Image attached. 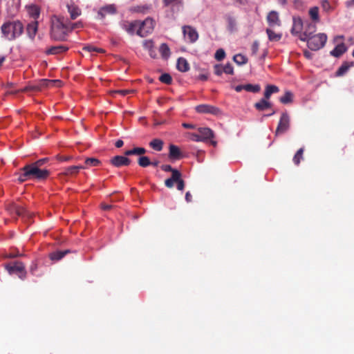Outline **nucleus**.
Wrapping results in <instances>:
<instances>
[{"label": "nucleus", "mask_w": 354, "mask_h": 354, "mask_svg": "<svg viewBox=\"0 0 354 354\" xmlns=\"http://www.w3.org/2000/svg\"><path fill=\"white\" fill-rule=\"evenodd\" d=\"M149 9L150 6H136L133 8V11L136 12L146 13Z\"/></svg>", "instance_id": "48"}, {"label": "nucleus", "mask_w": 354, "mask_h": 354, "mask_svg": "<svg viewBox=\"0 0 354 354\" xmlns=\"http://www.w3.org/2000/svg\"><path fill=\"white\" fill-rule=\"evenodd\" d=\"M48 158H41V159H39L38 160H37L36 162H33L32 164L40 168L41 166H43L45 163H46L48 161Z\"/></svg>", "instance_id": "50"}, {"label": "nucleus", "mask_w": 354, "mask_h": 354, "mask_svg": "<svg viewBox=\"0 0 354 354\" xmlns=\"http://www.w3.org/2000/svg\"><path fill=\"white\" fill-rule=\"evenodd\" d=\"M185 200L187 203H190L192 201V196L189 192L185 194Z\"/></svg>", "instance_id": "59"}, {"label": "nucleus", "mask_w": 354, "mask_h": 354, "mask_svg": "<svg viewBox=\"0 0 354 354\" xmlns=\"http://www.w3.org/2000/svg\"><path fill=\"white\" fill-rule=\"evenodd\" d=\"M292 98L293 94L292 93V92L287 91H286L284 95L280 97L279 101L282 104H286L292 102Z\"/></svg>", "instance_id": "36"}, {"label": "nucleus", "mask_w": 354, "mask_h": 354, "mask_svg": "<svg viewBox=\"0 0 354 354\" xmlns=\"http://www.w3.org/2000/svg\"><path fill=\"white\" fill-rule=\"evenodd\" d=\"M303 28V21L300 17L293 18V24L291 29V32L295 35L301 34V30Z\"/></svg>", "instance_id": "21"}, {"label": "nucleus", "mask_w": 354, "mask_h": 354, "mask_svg": "<svg viewBox=\"0 0 354 354\" xmlns=\"http://www.w3.org/2000/svg\"><path fill=\"white\" fill-rule=\"evenodd\" d=\"M168 157L171 160H179L184 158V155L180 148L174 145H170L169 147Z\"/></svg>", "instance_id": "12"}, {"label": "nucleus", "mask_w": 354, "mask_h": 354, "mask_svg": "<svg viewBox=\"0 0 354 354\" xmlns=\"http://www.w3.org/2000/svg\"><path fill=\"white\" fill-rule=\"evenodd\" d=\"M196 112L199 113H209L214 115H219L221 114V111L219 108L210 105L203 104L196 106Z\"/></svg>", "instance_id": "10"}, {"label": "nucleus", "mask_w": 354, "mask_h": 354, "mask_svg": "<svg viewBox=\"0 0 354 354\" xmlns=\"http://www.w3.org/2000/svg\"><path fill=\"white\" fill-rule=\"evenodd\" d=\"M66 7L68 9V12L70 14L71 19L73 20L78 17L82 13L80 8L73 2L68 3Z\"/></svg>", "instance_id": "18"}, {"label": "nucleus", "mask_w": 354, "mask_h": 354, "mask_svg": "<svg viewBox=\"0 0 354 354\" xmlns=\"http://www.w3.org/2000/svg\"><path fill=\"white\" fill-rule=\"evenodd\" d=\"M159 52L163 59H167L170 55V49L167 44H162L159 47Z\"/></svg>", "instance_id": "34"}, {"label": "nucleus", "mask_w": 354, "mask_h": 354, "mask_svg": "<svg viewBox=\"0 0 354 354\" xmlns=\"http://www.w3.org/2000/svg\"><path fill=\"white\" fill-rule=\"evenodd\" d=\"M31 179L45 180L49 175L50 171L47 169H41L33 164L27 165Z\"/></svg>", "instance_id": "6"}, {"label": "nucleus", "mask_w": 354, "mask_h": 354, "mask_svg": "<svg viewBox=\"0 0 354 354\" xmlns=\"http://www.w3.org/2000/svg\"><path fill=\"white\" fill-rule=\"evenodd\" d=\"M304 151V149L301 147L297 151V153L294 156L292 160L296 165H299V164L301 162V160L303 159Z\"/></svg>", "instance_id": "39"}, {"label": "nucleus", "mask_w": 354, "mask_h": 354, "mask_svg": "<svg viewBox=\"0 0 354 354\" xmlns=\"http://www.w3.org/2000/svg\"><path fill=\"white\" fill-rule=\"evenodd\" d=\"M266 32L269 40L271 41H278L281 39V33H277L270 28L266 29Z\"/></svg>", "instance_id": "31"}, {"label": "nucleus", "mask_w": 354, "mask_h": 354, "mask_svg": "<svg viewBox=\"0 0 354 354\" xmlns=\"http://www.w3.org/2000/svg\"><path fill=\"white\" fill-rule=\"evenodd\" d=\"M126 156H115L110 160V162L115 167L129 166L131 164V160Z\"/></svg>", "instance_id": "13"}, {"label": "nucleus", "mask_w": 354, "mask_h": 354, "mask_svg": "<svg viewBox=\"0 0 354 354\" xmlns=\"http://www.w3.org/2000/svg\"><path fill=\"white\" fill-rule=\"evenodd\" d=\"M182 30L184 37L190 43L196 42L198 39V33L196 30L191 26H183Z\"/></svg>", "instance_id": "11"}, {"label": "nucleus", "mask_w": 354, "mask_h": 354, "mask_svg": "<svg viewBox=\"0 0 354 354\" xmlns=\"http://www.w3.org/2000/svg\"><path fill=\"white\" fill-rule=\"evenodd\" d=\"M37 269V264L34 263L30 267V271L32 274H35V271Z\"/></svg>", "instance_id": "62"}, {"label": "nucleus", "mask_w": 354, "mask_h": 354, "mask_svg": "<svg viewBox=\"0 0 354 354\" xmlns=\"http://www.w3.org/2000/svg\"><path fill=\"white\" fill-rule=\"evenodd\" d=\"M183 127H185V129H193L194 128V125L192 124H189V123H183Z\"/></svg>", "instance_id": "61"}, {"label": "nucleus", "mask_w": 354, "mask_h": 354, "mask_svg": "<svg viewBox=\"0 0 354 354\" xmlns=\"http://www.w3.org/2000/svg\"><path fill=\"white\" fill-rule=\"evenodd\" d=\"M6 269L10 274L17 273L21 279H24L26 277L25 266L22 262L16 261L13 265L8 264L6 266Z\"/></svg>", "instance_id": "8"}, {"label": "nucleus", "mask_w": 354, "mask_h": 354, "mask_svg": "<svg viewBox=\"0 0 354 354\" xmlns=\"http://www.w3.org/2000/svg\"><path fill=\"white\" fill-rule=\"evenodd\" d=\"M346 47L344 43L337 44L335 48L330 51V55L338 57L346 51Z\"/></svg>", "instance_id": "23"}, {"label": "nucleus", "mask_w": 354, "mask_h": 354, "mask_svg": "<svg viewBox=\"0 0 354 354\" xmlns=\"http://www.w3.org/2000/svg\"><path fill=\"white\" fill-rule=\"evenodd\" d=\"M82 169H86V167L82 165L70 166L65 168L62 174L66 176L75 175L77 174Z\"/></svg>", "instance_id": "26"}, {"label": "nucleus", "mask_w": 354, "mask_h": 354, "mask_svg": "<svg viewBox=\"0 0 354 354\" xmlns=\"http://www.w3.org/2000/svg\"><path fill=\"white\" fill-rule=\"evenodd\" d=\"M154 28V21L151 18H147L143 21H140L138 35L144 37L151 33Z\"/></svg>", "instance_id": "7"}, {"label": "nucleus", "mask_w": 354, "mask_h": 354, "mask_svg": "<svg viewBox=\"0 0 354 354\" xmlns=\"http://www.w3.org/2000/svg\"><path fill=\"white\" fill-rule=\"evenodd\" d=\"M244 89L249 92L257 93L260 91L261 88L260 86L258 84L252 85L250 84H248L244 85Z\"/></svg>", "instance_id": "43"}, {"label": "nucleus", "mask_w": 354, "mask_h": 354, "mask_svg": "<svg viewBox=\"0 0 354 354\" xmlns=\"http://www.w3.org/2000/svg\"><path fill=\"white\" fill-rule=\"evenodd\" d=\"M268 99L265 97L261 99L259 102L254 104V107L258 111H264L271 107V103L268 101Z\"/></svg>", "instance_id": "27"}, {"label": "nucleus", "mask_w": 354, "mask_h": 354, "mask_svg": "<svg viewBox=\"0 0 354 354\" xmlns=\"http://www.w3.org/2000/svg\"><path fill=\"white\" fill-rule=\"evenodd\" d=\"M290 128V117L287 112L282 113L278 126L277 127L275 135L281 134L287 131Z\"/></svg>", "instance_id": "9"}, {"label": "nucleus", "mask_w": 354, "mask_h": 354, "mask_svg": "<svg viewBox=\"0 0 354 354\" xmlns=\"http://www.w3.org/2000/svg\"><path fill=\"white\" fill-rule=\"evenodd\" d=\"M66 24H68V32H71L73 30L76 28H82L83 25L82 23L80 21L75 22V23H71L70 21H66Z\"/></svg>", "instance_id": "44"}, {"label": "nucleus", "mask_w": 354, "mask_h": 354, "mask_svg": "<svg viewBox=\"0 0 354 354\" xmlns=\"http://www.w3.org/2000/svg\"><path fill=\"white\" fill-rule=\"evenodd\" d=\"M279 91V87L275 85H268L266 87L264 92V97L269 99L272 94L278 93Z\"/></svg>", "instance_id": "30"}, {"label": "nucleus", "mask_w": 354, "mask_h": 354, "mask_svg": "<svg viewBox=\"0 0 354 354\" xmlns=\"http://www.w3.org/2000/svg\"><path fill=\"white\" fill-rule=\"evenodd\" d=\"M85 165L84 166L86 168L91 167H97L101 165V161L95 158H87L85 160Z\"/></svg>", "instance_id": "35"}, {"label": "nucleus", "mask_w": 354, "mask_h": 354, "mask_svg": "<svg viewBox=\"0 0 354 354\" xmlns=\"http://www.w3.org/2000/svg\"><path fill=\"white\" fill-rule=\"evenodd\" d=\"M225 19L227 24V28L230 32H233L236 30V19L232 15H227Z\"/></svg>", "instance_id": "32"}, {"label": "nucleus", "mask_w": 354, "mask_h": 354, "mask_svg": "<svg viewBox=\"0 0 354 354\" xmlns=\"http://www.w3.org/2000/svg\"><path fill=\"white\" fill-rule=\"evenodd\" d=\"M1 29L4 37L12 41L19 37L23 33L24 25L19 20L8 21L1 26Z\"/></svg>", "instance_id": "2"}, {"label": "nucleus", "mask_w": 354, "mask_h": 354, "mask_svg": "<svg viewBox=\"0 0 354 354\" xmlns=\"http://www.w3.org/2000/svg\"><path fill=\"white\" fill-rule=\"evenodd\" d=\"M235 91L237 92L241 91L243 89H244V85H238L235 87Z\"/></svg>", "instance_id": "63"}, {"label": "nucleus", "mask_w": 354, "mask_h": 354, "mask_svg": "<svg viewBox=\"0 0 354 354\" xmlns=\"http://www.w3.org/2000/svg\"><path fill=\"white\" fill-rule=\"evenodd\" d=\"M83 50H86L88 52H91V51H97V52H101L102 51V49H97L93 46H86L83 48Z\"/></svg>", "instance_id": "54"}, {"label": "nucleus", "mask_w": 354, "mask_h": 354, "mask_svg": "<svg viewBox=\"0 0 354 354\" xmlns=\"http://www.w3.org/2000/svg\"><path fill=\"white\" fill-rule=\"evenodd\" d=\"M315 30H316V25L315 24L309 23L308 24V26H306L305 31L302 34L300 35L299 37H307L310 35H313V33L315 32Z\"/></svg>", "instance_id": "33"}, {"label": "nucleus", "mask_w": 354, "mask_h": 354, "mask_svg": "<svg viewBox=\"0 0 354 354\" xmlns=\"http://www.w3.org/2000/svg\"><path fill=\"white\" fill-rule=\"evenodd\" d=\"M223 73L227 75H232L234 73L233 68H223Z\"/></svg>", "instance_id": "58"}, {"label": "nucleus", "mask_w": 354, "mask_h": 354, "mask_svg": "<svg viewBox=\"0 0 354 354\" xmlns=\"http://www.w3.org/2000/svg\"><path fill=\"white\" fill-rule=\"evenodd\" d=\"M179 0H162L165 6L167 7L170 5L177 3Z\"/></svg>", "instance_id": "53"}, {"label": "nucleus", "mask_w": 354, "mask_h": 354, "mask_svg": "<svg viewBox=\"0 0 354 354\" xmlns=\"http://www.w3.org/2000/svg\"><path fill=\"white\" fill-rule=\"evenodd\" d=\"M158 80L162 82L167 85H170L172 83V77L169 73L162 74Z\"/></svg>", "instance_id": "42"}, {"label": "nucleus", "mask_w": 354, "mask_h": 354, "mask_svg": "<svg viewBox=\"0 0 354 354\" xmlns=\"http://www.w3.org/2000/svg\"><path fill=\"white\" fill-rule=\"evenodd\" d=\"M225 57V52L223 48L218 49L214 55V57L217 61L223 60Z\"/></svg>", "instance_id": "46"}, {"label": "nucleus", "mask_w": 354, "mask_h": 354, "mask_svg": "<svg viewBox=\"0 0 354 354\" xmlns=\"http://www.w3.org/2000/svg\"><path fill=\"white\" fill-rule=\"evenodd\" d=\"M198 132L200 133V136L203 138V142L214 137L213 131L207 127L198 128Z\"/></svg>", "instance_id": "19"}, {"label": "nucleus", "mask_w": 354, "mask_h": 354, "mask_svg": "<svg viewBox=\"0 0 354 354\" xmlns=\"http://www.w3.org/2000/svg\"><path fill=\"white\" fill-rule=\"evenodd\" d=\"M182 174L180 171L179 173H174V175H171L170 178L166 179L165 180V185L169 188H173L174 183L177 185V189L179 191H183L185 189V183L183 179H182Z\"/></svg>", "instance_id": "5"}, {"label": "nucleus", "mask_w": 354, "mask_h": 354, "mask_svg": "<svg viewBox=\"0 0 354 354\" xmlns=\"http://www.w3.org/2000/svg\"><path fill=\"white\" fill-rule=\"evenodd\" d=\"M160 168L162 171H166V172H171V175H174V173L177 172V173H179L180 171H178V169H174L173 168L171 165H162L160 166Z\"/></svg>", "instance_id": "45"}, {"label": "nucleus", "mask_w": 354, "mask_h": 354, "mask_svg": "<svg viewBox=\"0 0 354 354\" xmlns=\"http://www.w3.org/2000/svg\"><path fill=\"white\" fill-rule=\"evenodd\" d=\"M138 164L142 167H147L151 165V161L147 156H140L138 159Z\"/></svg>", "instance_id": "41"}, {"label": "nucleus", "mask_w": 354, "mask_h": 354, "mask_svg": "<svg viewBox=\"0 0 354 354\" xmlns=\"http://www.w3.org/2000/svg\"><path fill=\"white\" fill-rule=\"evenodd\" d=\"M26 10L30 17L35 20L37 19L40 16V7L36 4H30L26 6Z\"/></svg>", "instance_id": "16"}, {"label": "nucleus", "mask_w": 354, "mask_h": 354, "mask_svg": "<svg viewBox=\"0 0 354 354\" xmlns=\"http://www.w3.org/2000/svg\"><path fill=\"white\" fill-rule=\"evenodd\" d=\"M176 66H188L187 61L183 57L177 59Z\"/></svg>", "instance_id": "51"}, {"label": "nucleus", "mask_w": 354, "mask_h": 354, "mask_svg": "<svg viewBox=\"0 0 354 354\" xmlns=\"http://www.w3.org/2000/svg\"><path fill=\"white\" fill-rule=\"evenodd\" d=\"M258 44L257 42H254L252 45V52L253 53H256V51L258 49Z\"/></svg>", "instance_id": "64"}, {"label": "nucleus", "mask_w": 354, "mask_h": 354, "mask_svg": "<svg viewBox=\"0 0 354 354\" xmlns=\"http://www.w3.org/2000/svg\"><path fill=\"white\" fill-rule=\"evenodd\" d=\"M214 74L221 76L223 73V68H214Z\"/></svg>", "instance_id": "56"}, {"label": "nucleus", "mask_w": 354, "mask_h": 354, "mask_svg": "<svg viewBox=\"0 0 354 354\" xmlns=\"http://www.w3.org/2000/svg\"><path fill=\"white\" fill-rule=\"evenodd\" d=\"M68 48L64 45L54 46L48 48L46 53L47 54L56 55L63 52H66Z\"/></svg>", "instance_id": "25"}, {"label": "nucleus", "mask_w": 354, "mask_h": 354, "mask_svg": "<svg viewBox=\"0 0 354 354\" xmlns=\"http://www.w3.org/2000/svg\"><path fill=\"white\" fill-rule=\"evenodd\" d=\"M233 59L234 62L239 65L245 64L248 61V58L243 54H236L234 55Z\"/></svg>", "instance_id": "38"}, {"label": "nucleus", "mask_w": 354, "mask_h": 354, "mask_svg": "<svg viewBox=\"0 0 354 354\" xmlns=\"http://www.w3.org/2000/svg\"><path fill=\"white\" fill-rule=\"evenodd\" d=\"M198 80L201 81H206L208 79L207 73H200L198 76Z\"/></svg>", "instance_id": "55"}, {"label": "nucleus", "mask_w": 354, "mask_h": 354, "mask_svg": "<svg viewBox=\"0 0 354 354\" xmlns=\"http://www.w3.org/2000/svg\"><path fill=\"white\" fill-rule=\"evenodd\" d=\"M309 15L313 21L318 22L319 21L318 7L315 6L311 8L309 10Z\"/></svg>", "instance_id": "37"}, {"label": "nucleus", "mask_w": 354, "mask_h": 354, "mask_svg": "<svg viewBox=\"0 0 354 354\" xmlns=\"http://www.w3.org/2000/svg\"><path fill=\"white\" fill-rule=\"evenodd\" d=\"M68 30V24L64 19L55 17L52 19L50 35L53 39L57 41L66 40L69 33Z\"/></svg>", "instance_id": "1"}, {"label": "nucleus", "mask_w": 354, "mask_h": 354, "mask_svg": "<svg viewBox=\"0 0 354 354\" xmlns=\"http://www.w3.org/2000/svg\"><path fill=\"white\" fill-rule=\"evenodd\" d=\"M116 12V8L114 5H107L101 8L97 15L100 19H104L107 15H114Z\"/></svg>", "instance_id": "17"}, {"label": "nucleus", "mask_w": 354, "mask_h": 354, "mask_svg": "<svg viewBox=\"0 0 354 354\" xmlns=\"http://www.w3.org/2000/svg\"><path fill=\"white\" fill-rule=\"evenodd\" d=\"M153 46L154 43L152 39H147L143 41L144 48L149 52V54L151 57H153Z\"/></svg>", "instance_id": "40"}, {"label": "nucleus", "mask_w": 354, "mask_h": 354, "mask_svg": "<svg viewBox=\"0 0 354 354\" xmlns=\"http://www.w3.org/2000/svg\"><path fill=\"white\" fill-rule=\"evenodd\" d=\"M149 145L155 151H160L163 148L164 142L162 140L156 138L152 140Z\"/></svg>", "instance_id": "29"}, {"label": "nucleus", "mask_w": 354, "mask_h": 354, "mask_svg": "<svg viewBox=\"0 0 354 354\" xmlns=\"http://www.w3.org/2000/svg\"><path fill=\"white\" fill-rule=\"evenodd\" d=\"M300 39L306 41L310 50H318L324 46L327 41V35L324 33H318L307 37H300Z\"/></svg>", "instance_id": "4"}, {"label": "nucleus", "mask_w": 354, "mask_h": 354, "mask_svg": "<svg viewBox=\"0 0 354 354\" xmlns=\"http://www.w3.org/2000/svg\"><path fill=\"white\" fill-rule=\"evenodd\" d=\"M190 139L195 142H203V138L200 136V133H192L190 134Z\"/></svg>", "instance_id": "49"}, {"label": "nucleus", "mask_w": 354, "mask_h": 354, "mask_svg": "<svg viewBox=\"0 0 354 354\" xmlns=\"http://www.w3.org/2000/svg\"><path fill=\"white\" fill-rule=\"evenodd\" d=\"M69 250H57L49 254V257L52 261H59L62 259L66 254L70 253Z\"/></svg>", "instance_id": "24"}, {"label": "nucleus", "mask_w": 354, "mask_h": 354, "mask_svg": "<svg viewBox=\"0 0 354 354\" xmlns=\"http://www.w3.org/2000/svg\"><path fill=\"white\" fill-rule=\"evenodd\" d=\"M140 21L135 20L133 21H124L122 24V28L129 34L133 35L135 32L138 35V29L139 28Z\"/></svg>", "instance_id": "14"}, {"label": "nucleus", "mask_w": 354, "mask_h": 354, "mask_svg": "<svg viewBox=\"0 0 354 354\" xmlns=\"http://www.w3.org/2000/svg\"><path fill=\"white\" fill-rule=\"evenodd\" d=\"M38 30V22L37 21H34L28 24L26 27V32L28 36L33 39L36 35V33Z\"/></svg>", "instance_id": "22"}, {"label": "nucleus", "mask_w": 354, "mask_h": 354, "mask_svg": "<svg viewBox=\"0 0 354 354\" xmlns=\"http://www.w3.org/2000/svg\"><path fill=\"white\" fill-rule=\"evenodd\" d=\"M124 145V142L122 140H118L115 143V146L117 147V148H120L123 146Z\"/></svg>", "instance_id": "60"}, {"label": "nucleus", "mask_w": 354, "mask_h": 354, "mask_svg": "<svg viewBox=\"0 0 354 354\" xmlns=\"http://www.w3.org/2000/svg\"><path fill=\"white\" fill-rule=\"evenodd\" d=\"M321 6L323 10L325 12H328L332 10V6L328 0H322L321 2Z\"/></svg>", "instance_id": "47"}, {"label": "nucleus", "mask_w": 354, "mask_h": 354, "mask_svg": "<svg viewBox=\"0 0 354 354\" xmlns=\"http://www.w3.org/2000/svg\"><path fill=\"white\" fill-rule=\"evenodd\" d=\"M349 68H339V70L336 72L335 76L339 77L344 75Z\"/></svg>", "instance_id": "52"}, {"label": "nucleus", "mask_w": 354, "mask_h": 354, "mask_svg": "<svg viewBox=\"0 0 354 354\" xmlns=\"http://www.w3.org/2000/svg\"><path fill=\"white\" fill-rule=\"evenodd\" d=\"M267 21L270 26H279L281 25V21L279 17L278 12L276 11H271L267 16Z\"/></svg>", "instance_id": "15"}, {"label": "nucleus", "mask_w": 354, "mask_h": 354, "mask_svg": "<svg viewBox=\"0 0 354 354\" xmlns=\"http://www.w3.org/2000/svg\"><path fill=\"white\" fill-rule=\"evenodd\" d=\"M62 86V82L59 80H48L41 79L38 82L33 84L28 85L21 90L16 91L18 92H37L42 90L43 88L46 87H60Z\"/></svg>", "instance_id": "3"}, {"label": "nucleus", "mask_w": 354, "mask_h": 354, "mask_svg": "<svg viewBox=\"0 0 354 354\" xmlns=\"http://www.w3.org/2000/svg\"><path fill=\"white\" fill-rule=\"evenodd\" d=\"M101 207L102 209L107 211V210H110L111 209H112L113 207V206L112 205H107V204L102 203Z\"/></svg>", "instance_id": "57"}, {"label": "nucleus", "mask_w": 354, "mask_h": 354, "mask_svg": "<svg viewBox=\"0 0 354 354\" xmlns=\"http://www.w3.org/2000/svg\"><path fill=\"white\" fill-rule=\"evenodd\" d=\"M147 150L144 147H134L132 149L127 150L124 156H129L133 155L141 156L145 154Z\"/></svg>", "instance_id": "28"}, {"label": "nucleus", "mask_w": 354, "mask_h": 354, "mask_svg": "<svg viewBox=\"0 0 354 354\" xmlns=\"http://www.w3.org/2000/svg\"><path fill=\"white\" fill-rule=\"evenodd\" d=\"M16 175L18 176L17 180L19 183H24L31 179L27 165L20 169V172Z\"/></svg>", "instance_id": "20"}]
</instances>
